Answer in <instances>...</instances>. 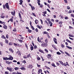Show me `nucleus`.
I'll return each mask as SVG.
<instances>
[{
    "label": "nucleus",
    "mask_w": 74,
    "mask_h": 74,
    "mask_svg": "<svg viewBox=\"0 0 74 74\" xmlns=\"http://www.w3.org/2000/svg\"><path fill=\"white\" fill-rule=\"evenodd\" d=\"M5 6L7 9H8L9 8V5H8V3H6V4L3 5V8L4 9H5Z\"/></svg>",
    "instance_id": "obj_1"
},
{
    "label": "nucleus",
    "mask_w": 74,
    "mask_h": 74,
    "mask_svg": "<svg viewBox=\"0 0 74 74\" xmlns=\"http://www.w3.org/2000/svg\"><path fill=\"white\" fill-rule=\"evenodd\" d=\"M7 69L8 70H9L10 72L14 71V69L12 68H10L9 67H8L7 68Z\"/></svg>",
    "instance_id": "obj_2"
},
{
    "label": "nucleus",
    "mask_w": 74,
    "mask_h": 74,
    "mask_svg": "<svg viewBox=\"0 0 74 74\" xmlns=\"http://www.w3.org/2000/svg\"><path fill=\"white\" fill-rule=\"evenodd\" d=\"M41 46L43 47H46L47 46V43H42L41 45Z\"/></svg>",
    "instance_id": "obj_3"
},
{
    "label": "nucleus",
    "mask_w": 74,
    "mask_h": 74,
    "mask_svg": "<svg viewBox=\"0 0 74 74\" xmlns=\"http://www.w3.org/2000/svg\"><path fill=\"white\" fill-rule=\"evenodd\" d=\"M7 59V60H13V57L12 56H10L9 57V58H6Z\"/></svg>",
    "instance_id": "obj_4"
},
{
    "label": "nucleus",
    "mask_w": 74,
    "mask_h": 74,
    "mask_svg": "<svg viewBox=\"0 0 74 74\" xmlns=\"http://www.w3.org/2000/svg\"><path fill=\"white\" fill-rule=\"evenodd\" d=\"M54 42L56 44H58V43L57 42V40L56 39V38H54L53 39Z\"/></svg>",
    "instance_id": "obj_5"
},
{
    "label": "nucleus",
    "mask_w": 74,
    "mask_h": 74,
    "mask_svg": "<svg viewBox=\"0 0 74 74\" xmlns=\"http://www.w3.org/2000/svg\"><path fill=\"white\" fill-rule=\"evenodd\" d=\"M37 3H38V5H40V1H40V0H38L37 1Z\"/></svg>",
    "instance_id": "obj_6"
},
{
    "label": "nucleus",
    "mask_w": 74,
    "mask_h": 74,
    "mask_svg": "<svg viewBox=\"0 0 74 74\" xmlns=\"http://www.w3.org/2000/svg\"><path fill=\"white\" fill-rule=\"evenodd\" d=\"M3 27L5 29H7V26L4 25L3 26Z\"/></svg>",
    "instance_id": "obj_7"
},
{
    "label": "nucleus",
    "mask_w": 74,
    "mask_h": 74,
    "mask_svg": "<svg viewBox=\"0 0 74 74\" xmlns=\"http://www.w3.org/2000/svg\"><path fill=\"white\" fill-rule=\"evenodd\" d=\"M16 53H18V55H20V56L21 55V52H20V51H18Z\"/></svg>",
    "instance_id": "obj_8"
},
{
    "label": "nucleus",
    "mask_w": 74,
    "mask_h": 74,
    "mask_svg": "<svg viewBox=\"0 0 74 74\" xmlns=\"http://www.w3.org/2000/svg\"><path fill=\"white\" fill-rule=\"evenodd\" d=\"M58 62H60V64H62V65L63 66V62L62 61H59Z\"/></svg>",
    "instance_id": "obj_9"
},
{
    "label": "nucleus",
    "mask_w": 74,
    "mask_h": 74,
    "mask_svg": "<svg viewBox=\"0 0 74 74\" xmlns=\"http://www.w3.org/2000/svg\"><path fill=\"white\" fill-rule=\"evenodd\" d=\"M1 38L3 39H6V38L4 36V35H2V36H1Z\"/></svg>",
    "instance_id": "obj_10"
},
{
    "label": "nucleus",
    "mask_w": 74,
    "mask_h": 74,
    "mask_svg": "<svg viewBox=\"0 0 74 74\" xmlns=\"http://www.w3.org/2000/svg\"><path fill=\"white\" fill-rule=\"evenodd\" d=\"M6 62L7 64H11V63H12L11 62H9V61H6Z\"/></svg>",
    "instance_id": "obj_11"
},
{
    "label": "nucleus",
    "mask_w": 74,
    "mask_h": 74,
    "mask_svg": "<svg viewBox=\"0 0 74 74\" xmlns=\"http://www.w3.org/2000/svg\"><path fill=\"white\" fill-rule=\"evenodd\" d=\"M49 24H50V26H52V22L51 21H49Z\"/></svg>",
    "instance_id": "obj_12"
},
{
    "label": "nucleus",
    "mask_w": 74,
    "mask_h": 74,
    "mask_svg": "<svg viewBox=\"0 0 74 74\" xmlns=\"http://www.w3.org/2000/svg\"><path fill=\"white\" fill-rule=\"evenodd\" d=\"M66 47H67V48H68L69 49H73V48H72V47H70L69 46H66Z\"/></svg>",
    "instance_id": "obj_13"
},
{
    "label": "nucleus",
    "mask_w": 74,
    "mask_h": 74,
    "mask_svg": "<svg viewBox=\"0 0 74 74\" xmlns=\"http://www.w3.org/2000/svg\"><path fill=\"white\" fill-rule=\"evenodd\" d=\"M18 15L19 16V17L20 19H22V16H21V13H18Z\"/></svg>",
    "instance_id": "obj_14"
},
{
    "label": "nucleus",
    "mask_w": 74,
    "mask_h": 74,
    "mask_svg": "<svg viewBox=\"0 0 74 74\" xmlns=\"http://www.w3.org/2000/svg\"><path fill=\"white\" fill-rule=\"evenodd\" d=\"M64 53H65L66 54V55H68V56H70V54H69V53H67V52H66V51H65Z\"/></svg>",
    "instance_id": "obj_15"
},
{
    "label": "nucleus",
    "mask_w": 74,
    "mask_h": 74,
    "mask_svg": "<svg viewBox=\"0 0 74 74\" xmlns=\"http://www.w3.org/2000/svg\"><path fill=\"white\" fill-rule=\"evenodd\" d=\"M39 51L40 52H41V53H44V51H43L41 50V49H39Z\"/></svg>",
    "instance_id": "obj_16"
},
{
    "label": "nucleus",
    "mask_w": 74,
    "mask_h": 74,
    "mask_svg": "<svg viewBox=\"0 0 74 74\" xmlns=\"http://www.w3.org/2000/svg\"><path fill=\"white\" fill-rule=\"evenodd\" d=\"M29 69H32V68H33V66L32 65H29Z\"/></svg>",
    "instance_id": "obj_17"
},
{
    "label": "nucleus",
    "mask_w": 74,
    "mask_h": 74,
    "mask_svg": "<svg viewBox=\"0 0 74 74\" xmlns=\"http://www.w3.org/2000/svg\"><path fill=\"white\" fill-rule=\"evenodd\" d=\"M35 22L36 24H37V23H38V21L37 20H36Z\"/></svg>",
    "instance_id": "obj_18"
},
{
    "label": "nucleus",
    "mask_w": 74,
    "mask_h": 74,
    "mask_svg": "<svg viewBox=\"0 0 74 74\" xmlns=\"http://www.w3.org/2000/svg\"><path fill=\"white\" fill-rule=\"evenodd\" d=\"M66 41L69 43H71V42L70 41V40L68 39H66Z\"/></svg>",
    "instance_id": "obj_19"
},
{
    "label": "nucleus",
    "mask_w": 74,
    "mask_h": 74,
    "mask_svg": "<svg viewBox=\"0 0 74 74\" xmlns=\"http://www.w3.org/2000/svg\"><path fill=\"white\" fill-rule=\"evenodd\" d=\"M9 50V51H10L11 52H14V51H13V50H12V49L11 48H10Z\"/></svg>",
    "instance_id": "obj_20"
},
{
    "label": "nucleus",
    "mask_w": 74,
    "mask_h": 74,
    "mask_svg": "<svg viewBox=\"0 0 74 74\" xmlns=\"http://www.w3.org/2000/svg\"><path fill=\"white\" fill-rule=\"evenodd\" d=\"M20 69L22 70H25V67H21L20 68Z\"/></svg>",
    "instance_id": "obj_21"
},
{
    "label": "nucleus",
    "mask_w": 74,
    "mask_h": 74,
    "mask_svg": "<svg viewBox=\"0 0 74 74\" xmlns=\"http://www.w3.org/2000/svg\"><path fill=\"white\" fill-rule=\"evenodd\" d=\"M14 69L16 71L18 70V69H19L18 67H16L14 68Z\"/></svg>",
    "instance_id": "obj_22"
},
{
    "label": "nucleus",
    "mask_w": 74,
    "mask_h": 74,
    "mask_svg": "<svg viewBox=\"0 0 74 74\" xmlns=\"http://www.w3.org/2000/svg\"><path fill=\"white\" fill-rule=\"evenodd\" d=\"M43 33H44V34H47H47H48V33L47 32H44Z\"/></svg>",
    "instance_id": "obj_23"
},
{
    "label": "nucleus",
    "mask_w": 74,
    "mask_h": 74,
    "mask_svg": "<svg viewBox=\"0 0 74 74\" xmlns=\"http://www.w3.org/2000/svg\"><path fill=\"white\" fill-rule=\"evenodd\" d=\"M18 41H19L20 42L22 43V42H23V40H21L18 39Z\"/></svg>",
    "instance_id": "obj_24"
},
{
    "label": "nucleus",
    "mask_w": 74,
    "mask_h": 74,
    "mask_svg": "<svg viewBox=\"0 0 74 74\" xmlns=\"http://www.w3.org/2000/svg\"><path fill=\"white\" fill-rule=\"evenodd\" d=\"M38 72L39 73H41L42 72V70L41 69H39L38 70Z\"/></svg>",
    "instance_id": "obj_25"
},
{
    "label": "nucleus",
    "mask_w": 74,
    "mask_h": 74,
    "mask_svg": "<svg viewBox=\"0 0 74 74\" xmlns=\"http://www.w3.org/2000/svg\"><path fill=\"white\" fill-rule=\"evenodd\" d=\"M13 32H16V28H14L13 30Z\"/></svg>",
    "instance_id": "obj_26"
},
{
    "label": "nucleus",
    "mask_w": 74,
    "mask_h": 74,
    "mask_svg": "<svg viewBox=\"0 0 74 74\" xmlns=\"http://www.w3.org/2000/svg\"><path fill=\"white\" fill-rule=\"evenodd\" d=\"M34 48V47H33L32 46L30 47V49H31V51H33V50Z\"/></svg>",
    "instance_id": "obj_27"
},
{
    "label": "nucleus",
    "mask_w": 74,
    "mask_h": 74,
    "mask_svg": "<svg viewBox=\"0 0 74 74\" xmlns=\"http://www.w3.org/2000/svg\"><path fill=\"white\" fill-rule=\"evenodd\" d=\"M31 8H32V10H35V8H34V6H32L31 7Z\"/></svg>",
    "instance_id": "obj_28"
},
{
    "label": "nucleus",
    "mask_w": 74,
    "mask_h": 74,
    "mask_svg": "<svg viewBox=\"0 0 74 74\" xmlns=\"http://www.w3.org/2000/svg\"><path fill=\"white\" fill-rule=\"evenodd\" d=\"M51 65L52 66H53L54 67H56L55 65V64H54L53 63Z\"/></svg>",
    "instance_id": "obj_29"
},
{
    "label": "nucleus",
    "mask_w": 74,
    "mask_h": 74,
    "mask_svg": "<svg viewBox=\"0 0 74 74\" xmlns=\"http://www.w3.org/2000/svg\"><path fill=\"white\" fill-rule=\"evenodd\" d=\"M62 48H64V46L63 45V44H62L61 45Z\"/></svg>",
    "instance_id": "obj_30"
},
{
    "label": "nucleus",
    "mask_w": 74,
    "mask_h": 74,
    "mask_svg": "<svg viewBox=\"0 0 74 74\" xmlns=\"http://www.w3.org/2000/svg\"><path fill=\"white\" fill-rule=\"evenodd\" d=\"M28 32L29 33H31V32H32V31L30 29H28Z\"/></svg>",
    "instance_id": "obj_31"
},
{
    "label": "nucleus",
    "mask_w": 74,
    "mask_h": 74,
    "mask_svg": "<svg viewBox=\"0 0 74 74\" xmlns=\"http://www.w3.org/2000/svg\"><path fill=\"white\" fill-rule=\"evenodd\" d=\"M56 53L57 55H60V54H61V53L59 52H57Z\"/></svg>",
    "instance_id": "obj_32"
},
{
    "label": "nucleus",
    "mask_w": 74,
    "mask_h": 74,
    "mask_svg": "<svg viewBox=\"0 0 74 74\" xmlns=\"http://www.w3.org/2000/svg\"><path fill=\"white\" fill-rule=\"evenodd\" d=\"M30 54H29L27 56V58H30Z\"/></svg>",
    "instance_id": "obj_33"
},
{
    "label": "nucleus",
    "mask_w": 74,
    "mask_h": 74,
    "mask_svg": "<svg viewBox=\"0 0 74 74\" xmlns=\"http://www.w3.org/2000/svg\"><path fill=\"white\" fill-rule=\"evenodd\" d=\"M9 45H12V43L11 42L9 43Z\"/></svg>",
    "instance_id": "obj_34"
},
{
    "label": "nucleus",
    "mask_w": 74,
    "mask_h": 74,
    "mask_svg": "<svg viewBox=\"0 0 74 74\" xmlns=\"http://www.w3.org/2000/svg\"><path fill=\"white\" fill-rule=\"evenodd\" d=\"M37 27H38V28H39L40 29H41V27H40L39 25H37Z\"/></svg>",
    "instance_id": "obj_35"
},
{
    "label": "nucleus",
    "mask_w": 74,
    "mask_h": 74,
    "mask_svg": "<svg viewBox=\"0 0 74 74\" xmlns=\"http://www.w3.org/2000/svg\"><path fill=\"white\" fill-rule=\"evenodd\" d=\"M7 58V57L3 58V60H7L8 58Z\"/></svg>",
    "instance_id": "obj_36"
},
{
    "label": "nucleus",
    "mask_w": 74,
    "mask_h": 74,
    "mask_svg": "<svg viewBox=\"0 0 74 74\" xmlns=\"http://www.w3.org/2000/svg\"><path fill=\"white\" fill-rule=\"evenodd\" d=\"M5 42L6 43V44H8V40H5Z\"/></svg>",
    "instance_id": "obj_37"
},
{
    "label": "nucleus",
    "mask_w": 74,
    "mask_h": 74,
    "mask_svg": "<svg viewBox=\"0 0 74 74\" xmlns=\"http://www.w3.org/2000/svg\"><path fill=\"white\" fill-rule=\"evenodd\" d=\"M23 58H25V59H27V57L26 56H23Z\"/></svg>",
    "instance_id": "obj_38"
},
{
    "label": "nucleus",
    "mask_w": 74,
    "mask_h": 74,
    "mask_svg": "<svg viewBox=\"0 0 74 74\" xmlns=\"http://www.w3.org/2000/svg\"><path fill=\"white\" fill-rule=\"evenodd\" d=\"M1 18H4L5 16H3V15H1Z\"/></svg>",
    "instance_id": "obj_39"
},
{
    "label": "nucleus",
    "mask_w": 74,
    "mask_h": 74,
    "mask_svg": "<svg viewBox=\"0 0 74 74\" xmlns=\"http://www.w3.org/2000/svg\"><path fill=\"white\" fill-rule=\"evenodd\" d=\"M35 31L36 32H38V29L37 28H36L35 29Z\"/></svg>",
    "instance_id": "obj_40"
},
{
    "label": "nucleus",
    "mask_w": 74,
    "mask_h": 74,
    "mask_svg": "<svg viewBox=\"0 0 74 74\" xmlns=\"http://www.w3.org/2000/svg\"><path fill=\"white\" fill-rule=\"evenodd\" d=\"M5 74H9V72H7V71H5Z\"/></svg>",
    "instance_id": "obj_41"
},
{
    "label": "nucleus",
    "mask_w": 74,
    "mask_h": 74,
    "mask_svg": "<svg viewBox=\"0 0 74 74\" xmlns=\"http://www.w3.org/2000/svg\"><path fill=\"white\" fill-rule=\"evenodd\" d=\"M22 63H26V61L24 60L22 61Z\"/></svg>",
    "instance_id": "obj_42"
},
{
    "label": "nucleus",
    "mask_w": 74,
    "mask_h": 74,
    "mask_svg": "<svg viewBox=\"0 0 74 74\" xmlns=\"http://www.w3.org/2000/svg\"><path fill=\"white\" fill-rule=\"evenodd\" d=\"M66 65H67V66H70V65L69 64H68V62H66Z\"/></svg>",
    "instance_id": "obj_43"
},
{
    "label": "nucleus",
    "mask_w": 74,
    "mask_h": 74,
    "mask_svg": "<svg viewBox=\"0 0 74 74\" xmlns=\"http://www.w3.org/2000/svg\"><path fill=\"white\" fill-rule=\"evenodd\" d=\"M37 59L38 60H40V58L39 57H38L37 58Z\"/></svg>",
    "instance_id": "obj_44"
},
{
    "label": "nucleus",
    "mask_w": 74,
    "mask_h": 74,
    "mask_svg": "<svg viewBox=\"0 0 74 74\" xmlns=\"http://www.w3.org/2000/svg\"><path fill=\"white\" fill-rule=\"evenodd\" d=\"M40 5L39 7L40 8H42V7H43V5Z\"/></svg>",
    "instance_id": "obj_45"
},
{
    "label": "nucleus",
    "mask_w": 74,
    "mask_h": 74,
    "mask_svg": "<svg viewBox=\"0 0 74 74\" xmlns=\"http://www.w3.org/2000/svg\"><path fill=\"white\" fill-rule=\"evenodd\" d=\"M45 41L46 43H48V39H46V40H45Z\"/></svg>",
    "instance_id": "obj_46"
},
{
    "label": "nucleus",
    "mask_w": 74,
    "mask_h": 74,
    "mask_svg": "<svg viewBox=\"0 0 74 74\" xmlns=\"http://www.w3.org/2000/svg\"><path fill=\"white\" fill-rule=\"evenodd\" d=\"M65 19H69V18H68V17L65 16Z\"/></svg>",
    "instance_id": "obj_47"
},
{
    "label": "nucleus",
    "mask_w": 74,
    "mask_h": 74,
    "mask_svg": "<svg viewBox=\"0 0 74 74\" xmlns=\"http://www.w3.org/2000/svg\"><path fill=\"white\" fill-rule=\"evenodd\" d=\"M6 38H8L9 37H8V34L6 35Z\"/></svg>",
    "instance_id": "obj_48"
},
{
    "label": "nucleus",
    "mask_w": 74,
    "mask_h": 74,
    "mask_svg": "<svg viewBox=\"0 0 74 74\" xmlns=\"http://www.w3.org/2000/svg\"><path fill=\"white\" fill-rule=\"evenodd\" d=\"M9 20H10V21L11 22H13V19H12V18H11Z\"/></svg>",
    "instance_id": "obj_49"
},
{
    "label": "nucleus",
    "mask_w": 74,
    "mask_h": 74,
    "mask_svg": "<svg viewBox=\"0 0 74 74\" xmlns=\"http://www.w3.org/2000/svg\"><path fill=\"white\" fill-rule=\"evenodd\" d=\"M4 23V22H3L1 21H0V23H1V24H3V23Z\"/></svg>",
    "instance_id": "obj_50"
},
{
    "label": "nucleus",
    "mask_w": 74,
    "mask_h": 74,
    "mask_svg": "<svg viewBox=\"0 0 74 74\" xmlns=\"http://www.w3.org/2000/svg\"><path fill=\"white\" fill-rule=\"evenodd\" d=\"M42 13H43V14H47V11H45L44 12H43Z\"/></svg>",
    "instance_id": "obj_51"
},
{
    "label": "nucleus",
    "mask_w": 74,
    "mask_h": 74,
    "mask_svg": "<svg viewBox=\"0 0 74 74\" xmlns=\"http://www.w3.org/2000/svg\"><path fill=\"white\" fill-rule=\"evenodd\" d=\"M37 67H40V66H41V65H38V64H37Z\"/></svg>",
    "instance_id": "obj_52"
},
{
    "label": "nucleus",
    "mask_w": 74,
    "mask_h": 74,
    "mask_svg": "<svg viewBox=\"0 0 74 74\" xmlns=\"http://www.w3.org/2000/svg\"><path fill=\"white\" fill-rule=\"evenodd\" d=\"M71 15L73 18H74V15L73 14H71Z\"/></svg>",
    "instance_id": "obj_53"
},
{
    "label": "nucleus",
    "mask_w": 74,
    "mask_h": 74,
    "mask_svg": "<svg viewBox=\"0 0 74 74\" xmlns=\"http://www.w3.org/2000/svg\"><path fill=\"white\" fill-rule=\"evenodd\" d=\"M32 14H33V15H34V16H36V14H35V13H32Z\"/></svg>",
    "instance_id": "obj_54"
},
{
    "label": "nucleus",
    "mask_w": 74,
    "mask_h": 74,
    "mask_svg": "<svg viewBox=\"0 0 74 74\" xmlns=\"http://www.w3.org/2000/svg\"><path fill=\"white\" fill-rule=\"evenodd\" d=\"M40 40V38H39V37H38L37 40L38 41V42H40V40Z\"/></svg>",
    "instance_id": "obj_55"
},
{
    "label": "nucleus",
    "mask_w": 74,
    "mask_h": 74,
    "mask_svg": "<svg viewBox=\"0 0 74 74\" xmlns=\"http://www.w3.org/2000/svg\"><path fill=\"white\" fill-rule=\"evenodd\" d=\"M69 39H70V40H74V39L72 38H71L70 37H69Z\"/></svg>",
    "instance_id": "obj_56"
},
{
    "label": "nucleus",
    "mask_w": 74,
    "mask_h": 74,
    "mask_svg": "<svg viewBox=\"0 0 74 74\" xmlns=\"http://www.w3.org/2000/svg\"><path fill=\"white\" fill-rule=\"evenodd\" d=\"M62 22L60 21L59 23H58V24H59V25H60L61 24H62Z\"/></svg>",
    "instance_id": "obj_57"
},
{
    "label": "nucleus",
    "mask_w": 74,
    "mask_h": 74,
    "mask_svg": "<svg viewBox=\"0 0 74 74\" xmlns=\"http://www.w3.org/2000/svg\"><path fill=\"white\" fill-rule=\"evenodd\" d=\"M64 1L65 3H67V1L66 0H64Z\"/></svg>",
    "instance_id": "obj_58"
},
{
    "label": "nucleus",
    "mask_w": 74,
    "mask_h": 74,
    "mask_svg": "<svg viewBox=\"0 0 74 74\" xmlns=\"http://www.w3.org/2000/svg\"><path fill=\"white\" fill-rule=\"evenodd\" d=\"M16 74H22V73H21L18 72H17Z\"/></svg>",
    "instance_id": "obj_59"
},
{
    "label": "nucleus",
    "mask_w": 74,
    "mask_h": 74,
    "mask_svg": "<svg viewBox=\"0 0 74 74\" xmlns=\"http://www.w3.org/2000/svg\"><path fill=\"white\" fill-rule=\"evenodd\" d=\"M45 51H46V52H48V50H47L46 49H45Z\"/></svg>",
    "instance_id": "obj_60"
},
{
    "label": "nucleus",
    "mask_w": 74,
    "mask_h": 74,
    "mask_svg": "<svg viewBox=\"0 0 74 74\" xmlns=\"http://www.w3.org/2000/svg\"><path fill=\"white\" fill-rule=\"evenodd\" d=\"M31 28H32V29L33 30H34V29H35L34 28V27L33 26L31 27Z\"/></svg>",
    "instance_id": "obj_61"
},
{
    "label": "nucleus",
    "mask_w": 74,
    "mask_h": 74,
    "mask_svg": "<svg viewBox=\"0 0 74 74\" xmlns=\"http://www.w3.org/2000/svg\"><path fill=\"white\" fill-rule=\"evenodd\" d=\"M34 49H37V46L36 45H35V46L34 47Z\"/></svg>",
    "instance_id": "obj_62"
},
{
    "label": "nucleus",
    "mask_w": 74,
    "mask_h": 74,
    "mask_svg": "<svg viewBox=\"0 0 74 74\" xmlns=\"http://www.w3.org/2000/svg\"><path fill=\"white\" fill-rule=\"evenodd\" d=\"M69 29H73V28L71 26H69Z\"/></svg>",
    "instance_id": "obj_63"
},
{
    "label": "nucleus",
    "mask_w": 74,
    "mask_h": 74,
    "mask_svg": "<svg viewBox=\"0 0 74 74\" xmlns=\"http://www.w3.org/2000/svg\"><path fill=\"white\" fill-rule=\"evenodd\" d=\"M24 38H23V37H21V39L23 40Z\"/></svg>",
    "instance_id": "obj_64"
}]
</instances>
